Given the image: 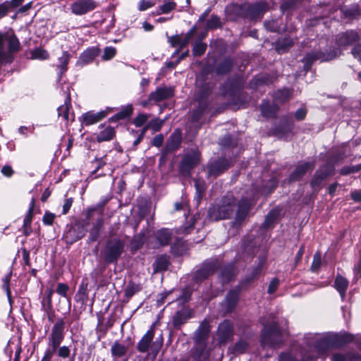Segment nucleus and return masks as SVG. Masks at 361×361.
I'll return each instance as SVG.
<instances>
[{
  "label": "nucleus",
  "instance_id": "obj_59",
  "mask_svg": "<svg viewBox=\"0 0 361 361\" xmlns=\"http://www.w3.org/2000/svg\"><path fill=\"white\" fill-rule=\"evenodd\" d=\"M180 138L179 135L173 134L172 136L171 137V144H170L169 147H171V145H172L173 148H176L178 146V145L180 144Z\"/></svg>",
  "mask_w": 361,
  "mask_h": 361
},
{
  "label": "nucleus",
  "instance_id": "obj_27",
  "mask_svg": "<svg viewBox=\"0 0 361 361\" xmlns=\"http://www.w3.org/2000/svg\"><path fill=\"white\" fill-rule=\"evenodd\" d=\"M334 286L336 289L341 295L342 298H343L348 286V280L341 275H337L335 279Z\"/></svg>",
  "mask_w": 361,
  "mask_h": 361
},
{
  "label": "nucleus",
  "instance_id": "obj_48",
  "mask_svg": "<svg viewBox=\"0 0 361 361\" xmlns=\"http://www.w3.org/2000/svg\"><path fill=\"white\" fill-rule=\"evenodd\" d=\"M151 129L154 131H159L164 124V121L159 118L152 119L149 122Z\"/></svg>",
  "mask_w": 361,
  "mask_h": 361
},
{
  "label": "nucleus",
  "instance_id": "obj_51",
  "mask_svg": "<svg viewBox=\"0 0 361 361\" xmlns=\"http://www.w3.org/2000/svg\"><path fill=\"white\" fill-rule=\"evenodd\" d=\"M55 215L51 212H46L42 218V221L45 225H52Z\"/></svg>",
  "mask_w": 361,
  "mask_h": 361
},
{
  "label": "nucleus",
  "instance_id": "obj_34",
  "mask_svg": "<svg viewBox=\"0 0 361 361\" xmlns=\"http://www.w3.org/2000/svg\"><path fill=\"white\" fill-rule=\"evenodd\" d=\"M291 95V91L288 89H283L279 90L274 94V99L277 102H285L287 101Z\"/></svg>",
  "mask_w": 361,
  "mask_h": 361
},
{
  "label": "nucleus",
  "instance_id": "obj_3",
  "mask_svg": "<svg viewBox=\"0 0 361 361\" xmlns=\"http://www.w3.org/2000/svg\"><path fill=\"white\" fill-rule=\"evenodd\" d=\"M64 320L63 319H58L48 337L49 347L46 349L40 361H51L57 348L64 338Z\"/></svg>",
  "mask_w": 361,
  "mask_h": 361
},
{
  "label": "nucleus",
  "instance_id": "obj_64",
  "mask_svg": "<svg viewBox=\"0 0 361 361\" xmlns=\"http://www.w3.org/2000/svg\"><path fill=\"white\" fill-rule=\"evenodd\" d=\"M280 361H295V358L288 353H283L280 355Z\"/></svg>",
  "mask_w": 361,
  "mask_h": 361
},
{
  "label": "nucleus",
  "instance_id": "obj_43",
  "mask_svg": "<svg viewBox=\"0 0 361 361\" xmlns=\"http://www.w3.org/2000/svg\"><path fill=\"white\" fill-rule=\"evenodd\" d=\"M293 42L289 39H284L283 41H279V44L276 47V50L279 53H283L286 51V49L291 47Z\"/></svg>",
  "mask_w": 361,
  "mask_h": 361
},
{
  "label": "nucleus",
  "instance_id": "obj_26",
  "mask_svg": "<svg viewBox=\"0 0 361 361\" xmlns=\"http://www.w3.org/2000/svg\"><path fill=\"white\" fill-rule=\"evenodd\" d=\"M114 135V128L108 126L97 135V140L99 142L109 141L113 139Z\"/></svg>",
  "mask_w": 361,
  "mask_h": 361
},
{
  "label": "nucleus",
  "instance_id": "obj_44",
  "mask_svg": "<svg viewBox=\"0 0 361 361\" xmlns=\"http://www.w3.org/2000/svg\"><path fill=\"white\" fill-rule=\"evenodd\" d=\"M232 66L231 60H224L218 67L217 72L221 74H224L229 71Z\"/></svg>",
  "mask_w": 361,
  "mask_h": 361
},
{
  "label": "nucleus",
  "instance_id": "obj_20",
  "mask_svg": "<svg viewBox=\"0 0 361 361\" xmlns=\"http://www.w3.org/2000/svg\"><path fill=\"white\" fill-rule=\"evenodd\" d=\"M228 167L226 159H219L208 166L209 175L214 177L218 176Z\"/></svg>",
  "mask_w": 361,
  "mask_h": 361
},
{
  "label": "nucleus",
  "instance_id": "obj_11",
  "mask_svg": "<svg viewBox=\"0 0 361 361\" xmlns=\"http://www.w3.org/2000/svg\"><path fill=\"white\" fill-rule=\"evenodd\" d=\"M200 161V153L197 150H192L187 153L180 164V172L185 176L190 175V171Z\"/></svg>",
  "mask_w": 361,
  "mask_h": 361
},
{
  "label": "nucleus",
  "instance_id": "obj_61",
  "mask_svg": "<svg viewBox=\"0 0 361 361\" xmlns=\"http://www.w3.org/2000/svg\"><path fill=\"white\" fill-rule=\"evenodd\" d=\"M306 111L304 109H299L295 113V117L297 120L301 121L305 118Z\"/></svg>",
  "mask_w": 361,
  "mask_h": 361
},
{
  "label": "nucleus",
  "instance_id": "obj_39",
  "mask_svg": "<svg viewBox=\"0 0 361 361\" xmlns=\"http://www.w3.org/2000/svg\"><path fill=\"white\" fill-rule=\"evenodd\" d=\"M35 206V200L32 198L30 202V205L27 213L23 221V226H30L32 222V216H33V209Z\"/></svg>",
  "mask_w": 361,
  "mask_h": 361
},
{
  "label": "nucleus",
  "instance_id": "obj_57",
  "mask_svg": "<svg viewBox=\"0 0 361 361\" xmlns=\"http://www.w3.org/2000/svg\"><path fill=\"white\" fill-rule=\"evenodd\" d=\"M164 136L161 134L156 135L152 140V145L155 147H160L163 144Z\"/></svg>",
  "mask_w": 361,
  "mask_h": 361
},
{
  "label": "nucleus",
  "instance_id": "obj_17",
  "mask_svg": "<svg viewBox=\"0 0 361 361\" xmlns=\"http://www.w3.org/2000/svg\"><path fill=\"white\" fill-rule=\"evenodd\" d=\"M359 40L358 34L353 30L346 31L338 35L336 38L338 47H345Z\"/></svg>",
  "mask_w": 361,
  "mask_h": 361
},
{
  "label": "nucleus",
  "instance_id": "obj_1",
  "mask_svg": "<svg viewBox=\"0 0 361 361\" xmlns=\"http://www.w3.org/2000/svg\"><path fill=\"white\" fill-rule=\"evenodd\" d=\"M353 336L349 334L335 335L334 337H324L319 334H308L305 336L307 344L314 347L318 355H323L330 345H342L353 341Z\"/></svg>",
  "mask_w": 361,
  "mask_h": 361
},
{
  "label": "nucleus",
  "instance_id": "obj_33",
  "mask_svg": "<svg viewBox=\"0 0 361 361\" xmlns=\"http://www.w3.org/2000/svg\"><path fill=\"white\" fill-rule=\"evenodd\" d=\"M70 57L71 55L68 51H63L62 56L59 58V64L57 66L60 69L61 74L66 71Z\"/></svg>",
  "mask_w": 361,
  "mask_h": 361
},
{
  "label": "nucleus",
  "instance_id": "obj_25",
  "mask_svg": "<svg viewBox=\"0 0 361 361\" xmlns=\"http://www.w3.org/2000/svg\"><path fill=\"white\" fill-rule=\"evenodd\" d=\"M278 106L275 104H270L268 102H263L261 104L262 114L267 118L274 117L277 111Z\"/></svg>",
  "mask_w": 361,
  "mask_h": 361
},
{
  "label": "nucleus",
  "instance_id": "obj_12",
  "mask_svg": "<svg viewBox=\"0 0 361 361\" xmlns=\"http://www.w3.org/2000/svg\"><path fill=\"white\" fill-rule=\"evenodd\" d=\"M233 334V327L232 324L228 320H224L219 325L217 329L218 343L221 345L227 343L232 338Z\"/></svg>",
  "mask_w": 361,
  "mask_h": 361
},
{
  "label": "nucleus",
  "instance_id": "obj_9",
  "mask_svg": "<svg viewBox=\"0 0 361 361\" xmlns=\"http://www.w3.org/2000/svg\"><path fill=\"white\" fill-rule=\"evenodd\" d=\"M98 6L94 0H76L70 6L71 12L76 16L85 15L93 10Z\"/></svg>",
  "mask_w": 361,
  "mask_h": 361
},
{
  "label": "nucleus",
  "instance_id": "obj_45",
  "mask_svg": "<svg viewBox=\"0 0 361 361\" xmlns=\"http://www.w3.org/2000/svg\"><path fill=\"white\" fill-rule=\"evenodd\" d=\"M116 54V49L112 47H107L104 50L102 59L105 61L110 60L114 57Z\"/></svg>",
  "mask_w": 361,
  "mask_h": 361
},
{
  "label": "nucleus",
  "instance_id": "obj_37",
  "mask_svg": "<svg viewBox=\"0 0 361 361\" xmlns=\"http://www.w3.org/2000/svg\"><path fill=\"white\" fill-rule=\"evenodd\" d=\"M12 272L10 271L8 274H6L3 279V285L2 288L6 291V295L8 297V301L10 303L12 302L11 299V293L9 287L10 281L11 279Z\"/></svg>",
  "mask_w": 361,
  "mask_h": 361
},
{
  "label": "nucleus",
  "instance_id": "obj_46",
  "mask_svg": "<svg viewBox=\"0 0 361 361\" xmlns=\"http://www.w3.org/2000/svg\"><path fill=\"white\" fill-rule=\"evenodd\" d=\"M155 1L149 0H142L140 1L138 5V10L144 11L149 8H152L155 5Z\"/></svg>",
  "mask_w": 361,
  "mask_h": 361
},
{
  "label": "nucleus",
  "instance_id": "obj_16",
  "mask_svg": "<svg viewBox=\"0 0 361 361\" xmlns=\"http://www.w3.org/2000/svg\"><path fill=\"white\" fill-rule=\"evenodd\" d=\"M100 53L99 48L93 47L84 51L76 62L77 66H84L92 62Z\"/></svg>",
  "mask_w": 361,
  "mask_h": 361
},
{
  "label": "nucleus",
  "instance_id": "obj_49",
  "mask_svg": "<svg viewBox=\"0 0 361 361\" xmlns=\"http://www.w3.org/2000/svg\"><path fill=\"white\" fill-rule=\"evenodd\" d=\"M59 346H60V345ZM56 352L60 357L67 358L69 357L71 351L68 346L63 345L61 347H58L56 350Z\"/></svg>",
  "mask_w": 361,
  "mask_h": 361
},
{
  "label": "nucleus",
  "instance_id": "obj_21",
  "mask_svg": "<svg viewBox=\"0 0 361 361\" xmlns=\"http://www.w3.org/2000/svg\"><path fill=\"white\" fill-rule=\"evenodd\" d=\"M106 111L99 112L88 111L82 116V123L85 126L96 123L106 116Z\"/></svg>",
  "mask_w": 361,
  "mask_h": 361
},
{
  "label": "nucleus",
  "instance_id": "obj_42",
  "mask_svg": "<svg viewBox=\"0 0 361 361\" xmlns=\"http://www.w3.org/2000/svg\"><path fill=\"white\" fill-rule=\"evenodd\" d=\"M207 48V44L204 43H202L201 42H197L193 47V54L196 56H200L202 55Z\"/></svg>",
  "mask_w": 361,
  "mask_h": 361
},
{
  "label": "nucleus",
  "instance_id": "obj_29",
  "mask_svg": "<svg viewBox=\"0 0 361 361\" xmlns=\"http://www.w3.org/2000/svg\"><path fill=\"white\" fill-rule=\"evenodd\" d=\"M127 352V348L124 345L116 342L114 343L111 348V353L113 357L119 358L126 355Z\"/></svg>",
  "mask_w": 361,
  "mask_h": 361
},
{
  "label": "nucleus",
  "instance_id": "obj_10",
  "mask_svg": "<svg viewBox=\"0 0 361 361\" xmlns=\"http://www.w3.org/2000/svg\"><path fill=\"white\" fill-rule=\"evenodd\" d=\"M334 171V166L331 164H326L321 166L316 171L310 182L312 188L314 190L319 189L322 181L328 176L333 175Z\"/></svg>",
  "mask_w": 361,
  "mask_h": 361
},
{
  "label": "nucleus",
  "instance_id": "obj_13",
  "mask_svg": "<svg viewBox=\"0 0 361 361\" xmlns=\"http://www.w3.org/2000/svg\"><path fill=\"white\" fill-rule=\"evenodd\" d=\"M218 267L219 263L216 259H212L204 262L201 268L197 271L195 278L200 281L204 280L209 276L213 274Z\"/></svg>",
  "mask_w": 361,
  "mask_h": 361
},
{
  "label": "nucleus",
  "instance_id": "obj_36",
  "mask_svg": "<svg viewBox=\"0 0 361 361\" xmlns=\"http://www.w3.org/2000/svg\"><path fill=\"white\" fill-rule=\"evenodd\" d=\"M133 111V107L131 104H128L115 115L116 119H124L129 117Z\"/></svg>",
  "mask_w": 361,
  "mask_h": 361
},
{
  "label": "nucleus",
  "instance_id": "obj_50",
  "mask_svg": "<svg viewBox=\"0 0 361 361\" xmlns=\"http://www.w3.org/2000/svg\"><path fill=\"white\" fill-rule=\"evenodd\" d=\"M207 27L210 29L218 27L220 25L219 18L216 16H212L211 18L207 21Z\"/></svg>",
  "mask_w": 361,
  "mask_h": 361
},
{
  "label": "nucleus",
  "instance_id": "obj_5",
  "mask_svg": "<svg viewBox=\"0 0 361 361\" xmlns=\"http://www.w3.org/2000/svg\"><path fill=\"white\" fill-rule=\"evenodd\" d=\"M154 336V327L152 326L138 342L137 350L142 353L151 350L153 357L155 358L163 345V338L160 336L153 341Z\"/></svg>",
  "mask_w": 361,
  "mask_h": 361
},
{
  "label": "nucleus",
  "instance_id": "obj_54",
  "mask_svg": "<svg viewBox=\"0 0 361 361\" xmlns=\"http://www.w3.org/2000/svg\"><path fill=\"white\" fill-rule=\"evenodd\" d=\"M11 9L8 6L6 1L0 4V19L7 16V14L11 12Z\"/></svg>",
  "mask_w": 361,
  "mask_h": 361
},
{
  "label": "nucleus",
  "instance_id": "obj_22",
  "mask_svg": "<svg viewBox=\"0 0 361 361\" xmlns=\"http://www.w3.org/2000/svg\"><path fill=\"white\" fill-rule=\"evenodd\" d=\"M314 168L313 162H305L298 165L290 176L291 180H299L307 171H311Z\"/></svg>",
  "mask_w": 361,
  "mask_h": 361
},
{
  "label": "nucleus",
  "instance_id": "obj_8",
  "mask_svg": "<svg viewBox=\"0 0 361 361\" xmlns=\"http://www.w3.org/2000/svg\"><path fill=\"white\" fill-rule=\"evenodd\" d=\"M209 331L210 328L208 322H204L200 324V327L196 331L195 335L196 348L198 350H200V355L204 359H207L209 357V353H206L204 354V351L205 350L206 340L208 338Z\"/></svg>",
  "mask_w": 361,
  "mask_h": 361
},
{
  "label": "nucleus",
  "instance_id": "obj_40",
  "mask_svg": "<svg viewBox=\"0 0 361 361\" xmlns=\"http://www.w3.org/2000/svg\"><path fill=\"white\" fill-rule=\"evenodd\" d=\"M176 6V4L173 1H168L164 3L163 5L159 6V10L157 11V14L161 13H168L171 11L175 9Z\"/></svg>",
  "mask_w": 361,
  "mask_h": 361
},
{
  "label": "nucleus",
  "instance_id": "obj_28",
  "mask_svg": "<svg viewBox=\"0 0 361 361\" xmlns=\"http://www.w3.org/2000/svg\"><path fill=\"white\" fill-rule=\"evenodd\" d=\"M190 318V314L186 310H180L176 313L173 319L174 326L179 327Z\"/></svg>",
  "mask_w": 361,
  "mask_h": 361
},
{
  "label": "nucleus",
  "instance_id": "obj_32",
  "mask_svg": "<svg viewBox=\"0 0 361 361\" xmlns=\"http://www.w3.org/2000/svg\"><path fill=\"white\" fill-rule=\"evenodd\" d=\"M103 219H100L97 220L96 224L93 226L90 232V239L92 241H96L99 235V232L103 226Z\"/></svg>",
  "mask_w": 361,
  "mask_h": 361
},
{
  "label": "nucleus",
  "instance_id": "obj_38",
  "mask_svg": "<svg viewBox=\"0 0 361 361\" xmlns=\"http://www.w3.org/2000/svg\"><path fill=\"white\" fill-rule=\"evenodd\" d=\"M31 57L33 59L44 60L48 59V52L42 49H36L31 52Z\"/></svg>",
  "mask_w": 361,
  "mask_h": 361
},
{
  "label": "nucleus",
  "instance_id": "obj_56",
  "mask_svg": "<svg viewBox=\"0 0 361 361\" xmlns=\"http://www.w3.org/2000/svg\"><path fill=\"white\" fill-rule=\"evenodd\" d=\"M6 1L8 4L11 11H12L13 10L19 7L23 3L24 0H10Z\"/></svg>",
  "mask_w": 361,
  "mask_h": 361
},
{
  "label": "nucleus",
  "instance_id": "obj_41",
  "mask_svg": "<svg viewBox=\"0 0 361 361\" xmlns=\"http://www.w3.org/2000/svg\"><path fill=\"white\" fill-rule=\"evenodd\" d=\"M149 118V114L140 113L134 118L133 123L136 127H141L146 123Z\"/></svg>",
  "mask_w": 361,
  "mask_h": 361
},
{
  "label": "nucleus",
  "instance_id": "obj_31",
  "mask_svg": "<svg viewBox=\"0 0 361 361\" xmlns=\"http://www.w3.org/2000/svg\"><path fill=\"white\" fill-rule=\"evenodd\" d=\"M248 343L245 339H240L230 350L234 355H239L244 353L248 348Z\"/></svg>",
  "mask_w": 361,
  "mask_h": 361
},
{
  "label": "nucleus",
  "instance_id": "obj_60",
  "mask_svg": "<svg viewBox=\"0 0 361 361\" xmlns=\"http://www.w3.org/2000/svg\"><path fill=\"white\" fill-rule=\"evenodd\" d=\"M188 205L185 200H183L180 202L175 203V209L179 211L180 209H188Z\"/></svg>",
  "mask_w": 361,
  "mask_h": 361
},
{
  "label": "nucleus",
  "instance_id": "obj_7",
  "mask_svg": "<svg viewBox=\"0 0 361 361\" xmlns=\"http://www.w3.org/2000/svg\"><path fill=\"white\" fill-rule=\"evenodd\" d=\"M124 247L125 243L121 239L114 238L108 240L102 252L105 261L108 263L116 262Z\"/></svg>",
  "mask_w": 361,
  "mask_h": 361
},
{
  "label": "nucleus",
  "instance_id": "obj_52",
  "mask_svg": "<svg viewBox=\"0 0 361 361\" xmlns=\"http://www.w3.org/2000/svg\"><path fill=\"white\" fill-rule=\"evenodd\" d=\"M279 281L278 279H273L268 286V293L273 294L274 293H275L279 286Z\"/></svg>",
  "mask_w": 361,
  "mask_h": 361
},
{
  "label": "nucleus",
  "instance_id": "obj_30",
  "mask_svg": "<svg viewBox=\"0 0 361 361\" xmlns=\"http://www.w3.org/2000/svg\"><path fill=\"white\" fill-rule=\"evenodd\" d=\"M168 264L169 262L166 257L161 256L157 257L153 264L154 273L166 270Z\"/></svg>",
  "mask_w": 361,
  "mask_h": 361
},
{
  "label": "nucleus",
  "instance_id": "obj_2",
  "mask_svg": "<svg viewBox=\"0 0 361 361\" xmlns=\"http://www.w3.org/2000/svg\"><path fill=\"white\" fill-rule=\"evenodd\" d=\"M20 44L13 32L0 33V66L13 61V54L20 50Z\"/></svg>",
  "mask_w": 361,
  "mask_h": 361
},
{
  "label": "nucleus",
  "instance_id": "obj_47",
  "mask_svg": "<svg viewBox=\"0 0 361 361\" xmlns=\"http://www.w3.org/2000/svg\"><path fill=\"white\" fill-rule=\"evenodd\" d=\"M321 266V255L319 252L314 254L313 261L311 266V269L313 271H317Z\"/></svg>",
  "mask_w": 361,
  "mask_h": 361
},
{
  "label": "nucleus",
  "instance_id": "obj_4",
  "mask_svg": "<svg viewBox=\"0 0 361 361\" xmlns=\"http://www.w3.org/2000/svg\"><path fill=\"white\" fill-rule=\"evenodd\" d=\"M235 201L233 195H227L216 205L209 209V216L213 221L230 218L235 209Z\"/></svg>",
  "mask_w": 361,
  "mask_h": 361
},
{
  "label": "nucleus",
  "instance_id": "obj_24",
  "mask_svg": "<svg viewBox=\"0 0 361 361\" xmlns=\"http://www.w3.org/2000/svg\"><path fill=\"white\" fill-rule=\"evenodd\" d=\"M172 233L167 228H162L157 231L156 238L160 245L164 246L169 244L171 240Z\"/></svg>",
  "mask_w": 361,
  "mask_h": 361
},
{
  "label": "nucleus",
  "instance_id": "obj_53",
  "mask_svg": "<svg viewBox=\"0 0 361 361\" xmlns=\"http://www.w3.org/2000/svg\"><path fill=\"white\" fill-rule=\"evenodd\" d=\"M68 290V286L65 283H59L56 288V293L63 297H66L67 295V291Z\"/></svg>",
  "mask_w": 361,
  "mask_h": 361
},
{
  "label": "nucleus",
  "instance_id": "obj_23",
  "mask_svg": "<svg viewBox=\"0 0 361 361\" xmlns=\"http://www.w3.org/2000/svg\"><path fill=\"white\" fill-rule=\"evenodd\" d=\"M71 106V97L70 95H67L64 104L60 106L57 111L59 117H61L63 121L68 122L69 121H73L74 120L73 114H71L69 112Z\"/></svg>",
  "mask_w": 361,
  "mask_h": 361
},
{
  "label": "nucleus",
  "instance_id": "obj_62",
  "mask_svg": "<svg viewBox=\"0 0 361 361\" xmlns=\"http://www.w3.org/2000/svg\"><path fill=\"white\" fill-rule=\"evenodd\" d=\"M360 169H361V164L357 166H353L350 169H343L341 170V173L342 174H348L350 173H355V172L358 171Z\"/></svg>",
  "mask_w": 361,
  "mask_h": 361
},
{
  "label": "nucleus",
  "instance_id": "obj_58",
  "mask_svg": "<svg viewBox=\"0 0 361 361\" xmlns=\"http://www.w3.org/2000/svg\"><path fill=\"white\" fill-rule=\"evenodd\" d=\"M73 204V198H68L66 200L64 204L63 205V214L68 213Z\"/></svg>",
  "mask_w": 361,
  "mask_h": 361
},
{
  "label": "nucleus",
  "instance_id": "obj_55",
  "mask_svg": "<svg viewBox=\"0 0 361 361\" xmlns=\"http://www.w3.org/2000/svg\"><path fill=\"white\" fill-rule=\"evenodd\" d=\"M351 53L354 58L358 59L361 62V44L355 45L351 51Z\"/></svg>",
  "mask_w": 361,
  "mask_h": 361
},
{
  "label": "nucleus",
  "instance_id": "obj_15",
  "mask_svg": "<svg viewBox=\"0 0 361 361\" xmlns=\"http://www.w3.org/2000/svg\"><path fill=\"white\" fill-rule=\"evenodd\" d=\"M340 54L337 51H334L333 53L324 54L321 51H314L309 53L304 59L305 66H310V64L315 60L321 61H330L336 58Z\"/></svg>",
  "mask_w": 361,
  "mask_h": 361
},
{
  "label": "nucleus",
  "instance_id": "obj_63",
  "mask_svg": "<svg viewBox=\"0 0 361 361\" xmlns=\"http://www.w3.org/2000/svg\"><path fill=\"white\" fill-rule=\"evenodd\" d=\"M352 199L357 202H361V191L360 190H355L351 192Z\"/></svg>",
  "mask_w": 361,
  "mask_h": 361
},
{
  "label": "nucleus",
  "instance_id": "obj_35",
  "mask_svg": "<svg viewBox=\"0 0 361 361\" xmlns=\"http://www.w3.org/2000/svg\"><path fill=\"white\" fill-rule=\"evenodd\" d=\"M238 300V291L236 290H231L226 296V302L229 310L232 309Z\"/></svg>",
  "mask_w": 361,
  "mask_h": 361
},
{
  "label": "nucleus",
  "instance_id": "obj_14",
  "mask_svg": "<svg viewBox=\"0 0 361 361\" xmlns=\"http://www.w3.org/2000/svg\"><path fill=\"white\" fill-rule=\"evenodd\" d=\"M195 27H193L184 36L177 35L169 38V41L172 47L178 48V50H177L176 53H178L180 49H183L188 44L189 41L195 32Z\"/></svg>",
  "mask_w": 361,
  "mask_h": 361
},
{
  "label": "nucleus",
  "instance_id": "obj_6",
  "mask_svg": "<svg viewBox=\"0 0 361 361\" xmlns=\"http://www.w3.org/2000/svg\"><path fill=\"white\" fill-rule=\"evenodd\" d=\"M282 331L278 324L273 322L271 324H264L262 343L264 346L276 348L282 343Z\"/></svg>",
  "mask_w": 361,
  "mask_h": 361
},
{
  "label": "nucleus",
  "instance_id": "obj_19",
  "mask_svg": "<svg viewBox=\"0 0 361 361\" xmlns=\"http://www.w3.org/2000/svg\"><path fill=\"white\" fill-rule=\"evenodd\" d=\"M173 96V90L169 87L157 88L149 95V100L156 102L166 99Z\"/></svg>",
  "mask_w": 361,
  "mask_h": 361
},
{
  "label": "nucleus",
  "instance_id": "obj_18",
  "mask_svg": "<svg viewBox=\"0 0 361 361\" xmlns=\"http://www.w3.org/2000/svg\"><path fill=\"white\" fill-rule=\"evenodd\" d=\"M251 204V201L246 198H243L240 201L236 211L235 222L237 224H240L245 220L250 209Z\"/></svg>",
  "mask_w": 361,
  "mask_h": 361
}]
</instances>
